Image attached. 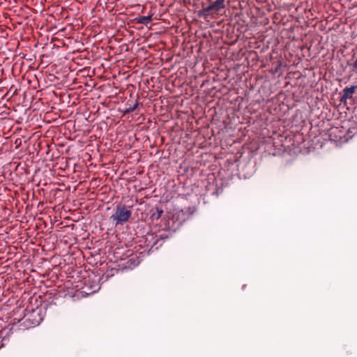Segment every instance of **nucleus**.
I'll return each mask as SVG.
<instances>
[{
	"label": "nucleus",
	"mask_w": 357,
	"mask_h": 357,
	"mask_svg": "<svg viewBox=\"0 0 357 357\" xmlns=\"http://www.w3.org/2000/svg\"><path fill=\"white\" fill-rule=\"evenodd\" d=\"M153 15L148 16H139L135 18V22L137 24H143L147 26L152 21Z\"/></svg>",
	"instance_id": "39448f33"
},
{
	"label": "nucleus",
	"mask_w": 357,
	"mask_h": 357,
	"mask_svg": "<svg viewBox=\"0 0 357 357\" xmlns=\"http://www.w3.org/2000/svg\"><path fill=\"white\" fill-rule=\"evenodd\" d=\"M36 314L39 315L38 313H36V312L33 311V312L31 313V316L33 317H35Z\"/></svg>",
	"instance_id": "1a4fd4ad"
},
{
	"label": "nucleus",
	"mask_w": 357,
	"mask_h": 357,
	"mask_svg": "<svg viewBox=\"0 0 357 357\" xmlns=\"http://www.w3.org/2000/svg\"><path fill=\"white\" fill-rule=\"evenodd\" d=\"M225 0H215L213 3L208 6L203 8L199 13V15H208L212 10L219 11L225 8Z\"/></svg>",
	"instance_id": "f03ea898"
},
{
	"label": "nucleus",
	"mask_w": 357,
	"mask_h": 357,
	"mask_svg": "<svg viewBox=\"0 0 357 357\" xmlns=\"http://www.w3.org/2000/svg\"><path fill=\"white\" fill-rule=\"evenodd\" d=\"M138 105H139V102H138V101H136L133 105H130L129 107H128L126 109V110L124 111V114H128V113L132 112L137 108Z\"/></svg>",
	"instance_id": "0eeeda50"
},
{
	"label": "nucleus",
	"mask_w": 357,
	"mask_h": 357,
	"mask_svg": "<svg viewBox=\"0 0 357 357\" xmlns=\"http://www.w3.org/2000/svg\"><path fill=\"white\" fill-rule=\"evenodd\" d=\"M162 213L163 211L162 209L156 208V211L151 214V218L153 220H158L161 217Z\"/></svg>",
	"instance_id": "423d86ee"
},
{
	"label": "nucleus",
	"mask_w": 357,
	"mask_h": 357,
	"mask_svg": "<svg viewBox=\"0 0 357 357\" xmlns=\"http://www.w3.org/2000/svg\"><path fill=\"white\" fill-rule=\"evenodd\" d=\"M3 346V340L1 339V337H0V349Z\"/></svg>",
	"instance_id": "9d476101"
},
{
	"label": "nucleus",
	"mask_w": 357,
	"mask_h": 357,
	"mask_svg": "<svg viewBox=\"0 0 357 357\" xmlns=\"http://www.w3.org/2000/svg\"><path fill=\"white\" fill-rule=\"evenodd\" d=\"M251 0H247V3L249 4Z\"/></svg>",
	"instance_id": "f8f14e48"
},
{
	"label": "nucleus",
	"mask_w": 357,
	"mask_h": 357,
	"mask_svg": "<svg viewBox=\"0 0 357 357\" xmlns=\"http://www.w3.org/2000/svg\"><path fill=\"white\" fill-rule=\"evenodd\" d=\"M131 215L130 207H127L123 204H119L116 205L114 213L110 216V220L117 226L128 222Z\"/></svg>",
	"instance_id": "f257e3e1"
},
{
	"label": "nucleus",
	"mask_w": 357,
	"mask_h": 357,
	"mask_svg": "<svg viewBox=\"0 0 357 357\" xmlns=\"http://www.w3.org/2000/svg\"><path fill=\"white\" fill-rule=\"evenodd\" d=\"M356 89L357 86H351V87L344 88L343 89V94L341 97V102L346 101L347 99H351Z\"/></svg>",
	"instance_id": "20e7f679"
},
{
	"label": "nucleus",
	"mask_w": 357,
	"mask_h": 357,
	"mask_svg": "<svg viewBox=\"0 0 357 357\" xmlns=\"http://www.w3.org/2000/svg\"><path fill=\"white\" fill-rule=\"evenodd\" d=\"M252 54H253V52L252 51L248 52L247 58L251 56Z\"/></svg>",
	"instance_id": "9b49d317"
},
{
	"label": "nucleus",
	"mask_w": 357,
	"mask_h": 357,
	"mask_svg": "<svg viewBox=\"0 0 357 357\" xmlns=\"http://www.w3.org/2000/svg\"><path fill=\"white\" fill-rule=\"evenodd\" d=\"M40 321H41V319L39 318L38 319L35 320L34 321H33L32 324L34 325V326L38 325L40 324Z\"/></svg>",
	"instance_id": "6e6552de"
},
{
	"label": "nucleus",
	"mask_w": 357,
	"mask_h": 357,
	"mask_svg": "<svg viewBox=\"0 0 357 357\" xmlns=\"http://www.w3.org/2000/svg\"><path fill=\"white\" fill-rule=\"evenodd\" d=\"M84 286L82 288V293L87 295L96 292L100 289L99 283L96 281H93L91 283L90 278H84Z\"/></svg>",
	"instance_id": "7ed1b4c3"
}]
</instances>
